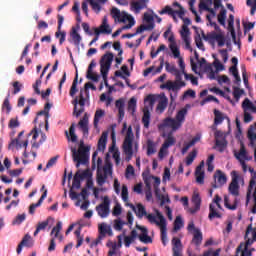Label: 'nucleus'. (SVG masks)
Here are the masks:
<instances>
[{
  "mask_svg": "<svg viewBox=\"0 0 256 256\" xmlns=\"http://www.w3.org/2000/svg\"><path fill=\"white\" fill-rule=\"evenodd\" d=\"M215 145L218 147V151L223 153L227 149V139L223 138L221 140H215Z\"/></svg>",
  "mask_w": 256,
  "mask_h": 256,
  "instance_id": "47",
  "label": "nucleus"
},
{
  "mask_svg": "<svg viewBox=\"0 0 256 256\" xmlns=\"http://www.w3.org/2000/svg\"><path fill=\"white\" fill-rule=\"evenodd\" d=\"M57 19H58V27H57L58 30L55 33V37L57 39H59V44L63 45V43H65V39L67 37L66 31L61 32V27H63V22L65 21V17H63V15H61V14H58Z\"/></svg>",
  "mask_w": 256,
  "mask_h": 256,
  "instance_id": "13",
  "label": "nucleus"
},
{
  "mask_svg": "<svg viewBox=\"0 0 256 256\" xmlns=\"http://www.w3.org/2000/svg\"><path fill=\"white\" fill-rule=\"evenodd\" d=\"M92 31H94V35H111L113 33V30L111 29V26L109 24H101L98 28L94 27L92 28Z\"/></svg>",
  "mask_w": 256,
  "mask_h": 256,
  "instance_id": "19",
  "label": "nucleus"
},
{
  "mask_svg": "<svg viewBox=\"0 0 256 256\" xmlns=\"http://www.w3.org/2000/svg\"><path fill=\"white\" fill-rule=\"evenodd\" d=\"M176 140L173 137V132L168 133L167 138L165 139L164 143L162 144L163 149H169V147H173L175 145Z\"/></svg>",
  "mask_w": 256,
  "mask_h": 256,
  "instance_id": "35",
  "label": "nucleus"
},
{
  "mask_svg": "<svg viewBox=\"0 0 256 256\" xmlns=\"http://www.w3.org/2000/svg\"><path fill=\"white\" fill-rule=\"evenodd\" d=\"M236 159H238L239 162L247 160V150L245 149V146L242 144L240 147V151L238 154H235Z\"/></svg>",
  "mask_w": 256,
  "mask_h": 256,
  "instance_id": "43",
  "label": "nucleus"
},
{
  "mask_svg": "<svg viewBox=\"0 0 256 256\" xmlns=\"http://www.w3.org/2000/svg\"><path fill=\"white\" fill-rule=\"evenodd\" d=\"M209 215L208 218L211 220L213 219H221V214L219 212H217V209L215 208V204H210L209 205Z\"/></svg>",
  "mask_w": 256,
  "mask_h": 256,
  "instance_id": "40",
  "label": "nucleus"
},
{
  "mask_svg": "<svg viewBox=\"0 0 256 256\" xmlns=\"http://www.w3.org/2000/svg\"><path fill=\"white\" fill-rule=\"evenodd\" d=\"M214 177L218 179V183L221 185L227 183V176L221 170H217Z\"/></svg>",
  "mask_w": 256,
  "mask_h": 256,
  "instance_id": "48",
  "label": "nucleus"
},
{
  "mask_svg": "<svg viewBox=\"0 0 256 256\" xmlns=\"http://www.w3.org/2000/svg\"><path fill=\"white\" fill-rule=\"evenodd\" d=\"M223 121H225V114L217 109H214V125H221Z\"/></svg>",
  "mask_w": 256,
  "mask_h": 256,
  "instance_id": "39",
  "label": "nucleus"
},
{
  "mask_svg": "<svg viewBox=\"0 0 256 256\" xmlns=\"http://www.w3.org/2000/svg\"><path fill=\"white\" fill-rule=\"evenodd\" d=\"M108 175H113V167L111 164H106L102 167V169H97L96 183L99 185V187H103V185H105Z\"/></svg>",
  "mask_w": 256,
  "mask_h": 256,
  "instance_id": "7",
  "label": "nucleus"
},
{
  "mask_svg": "<svg viewBox=\"0 0 256 256\" xmlns=\"http://www.w3.org/2000/svg\"><path fill=\"white\" fill-rule=\"evenodd\" d=\"M166 69L175 75L176 81H167L165 84L160 86V89H168V91H179L181 87H185V85H187L185 81H183V73H181L179 69L175 68V66H172L169 69V63H166Z\"/></svg>",
  "mask_w": 256,
  "mask_h": 256,
  "instance_id": "1",
  "label": "nucleus"
},
{
  "mask_svg": "<svg viewBox=\"0 0 256 256\" xmlns=\"http://www.w3.org/2000/svg\"><path fill=\"white\" fill-rule=\"evenodd\" d=\"M69 43H73L76 47H79L81 45V41H83V38L81 37V34L77 32V28H72V31L70 32V39H68Z\"/></svg>",
  "mask_w": 256,
  "mask_h": 256,
  "instance_id": "23",
  "label": "nucleus"
},
{
  "mask_svg": "<svg viewBox=\"0 0 256 256\" xmlns=\"http://www.w3.org/2000/svg\"><path fill=\"white\" fill-rule=\"evenodd\" d=\"M136 227L142 232V234L138 236V239L141 241V243H153V239L149 236V231L147 228L139 225H136Z\"/></svg>",
  "mask_w": 256,
  "mask_h": 256,
  "instance_id": "22",
  "label": "nucleus"
},
{
  "mask_svg": "<svg viewBox=\"0 0 256 256\" xmlns=\"http://www.w3.org/2000/svg\"><path fill=\"white\" fill-rule=\"evenodd\" d=\"M65 135L67 139H69V135H70V140L72 141V143H77V134H75V124H72L70 126L69 132L65 131Z\"/></svg>",
  "mask_w": 256,
  "mask_h": 256,
  "instance_id": "41",
  "label": "nucleus"
},
{
  "mask_svg": "<svg viewBox=\"0 0 256 256\" xmlns=\"http://www.w3.org/2000/svg\"><path fill=\"white\" fill-rule=\"evenodd\" d=\"M77 103H79L80 107H82V109L77 111ZM85 107V97H83V90L80 91V100H78L77 98H75L74 100V112L73 115H75L76 117H79L81 115V113H83V111H85L84 109Z\"/></svg>",
  "mask_w": 256,
  "mask_h": 256,
  "instance_id": "20",
  "label": "nucleus"
},
{
  "mask_svg": "<svg viewBox=\"0 0 256 256\" xmlns=\"http://www.w3.org/2000/svg\"><path fill=\"white\" fill-rule=\"evenodd\" d=\"M91 171L89 169L84 170L82 173L76 172L73 178L72 186L75 189H81V180L89 179L91 177Z\"/></svg>",
  "mask_w": 256,
  "mask_h": 256,
  "instance_id": "12",
  "label": "nucleus"
},
{
  "mask_svg": "<svg viewBox=\"0 0 256 256\" xmlns=\"http://www.w3.org/2000/svg\"><path fill=\"white\" fill-rule=\"evenodd\" d=\"M89 151H91V147L85 146L83 141H80V145L78 150L72 149V157L73 161L76 162V167L79 169L81 165H87L89 163Z\"/></svg>",
  "mask_w": 256,
  "mask_h": 256,
  "instance_id": "2",
  "label": "nucleus"
},
{
  "mask_svg": "<svg viewBox=\"0 0 256 256\" xmlns=\"http://www.w3.org/2000/svg\"><path fill=\"white\" fill-rule=\"evenodd\" d=\"M101 117H105V110H96L94 115V127L97 128L99 125V121H101Z\"/></svg>",
  "mask_w": 256,
  "mask_h": 256,
  "instance_id": "44",
  "label": "nucleus"
},
{
  "mask_svg": "<svg viewBox=\"0 0 256 256\" xmlns=\"http://www.w3.org/2000/svg\"><path fill=\"white\" fill-rule=\"evenodd\" d=\"M160 15H171V17H174L175 19V10H173V8H171V6H165L164 9H162L160 12H159Z\"/></svg>",
  "mask_w": 256,
  "mask_h": 256,
  "instance_id": "56",
  "label": "nucleus"
},
{
  "mask_svg": "<svg viewBox=\"0 0 256 256\" xmlns=\"http://www.w3.org/2000/svg\"><path fill=\"white\" fill-rule=\"evenodd\" d=\"M196 158H197V149H194L186 157L187 167H189L190 165H193V161H195Z\"/></svg>",
  "mask_w": 256,
  "mask_h": 256,
  "instance_id": "46",
  "label": "nucleus"
},
{
  "mask_svg": "<svg viewBox=\"0 0 256 256\" xmlns=\"http://www.w3.org/2000/svg\"><path fill=\"white\" fill-rule=\"evenodd\" d=\"M157 99H159V97H157V95L149 94L144 99V103H146V104L148 103V105H145L144 107H149V111L153 110V107H155V101H157Z\"/></svg>",
  "mask_w": 256,
  "mask_h": 256,
  "instance_id": "33",
  "label": "nucleus"
},
{
  "mask_svg": "<svg viewBox=\"0 0 256 256\" xmlns=\"http://www.w3.org/2000/svg\"><path fill=\"white\" fill-rule=\"evenodd\" d=\"M130 207L132 211H134L136 217H138L139 219H143V217H145L151 223V225H156V223H159V221L157 220L159 219L157 217V214H148L147 209H145V206L143 204L138 203L136 207L131 204Z\"/></svg>",
  "mask_w": 256,
  "mask_h": 256,
  "instance_id": "6",
  "label": "nucleus"
},
{
  "mask_svg": "<svg viewBox=\"0 0 256 256\" xmlns=\"http://www.w3.org/2000/svg\"><path fill=\"white\" fill-rule=\"evenodd\" d=\"M228 190L234 197H239V175H237V171H232V181Z\"/></svg>",
  "mask_w": 256,
  "mask_h": 256,
  "instance_id": "14",
  "label": "nucleus"
},
{
  "mask_svg": "<svg viewBox=\"0 0 256 256\" xmlns=\"http://www.w3.org/2000/svg\"><path fill=\"white\" fill-rule=\"evenodd\" d=\"M169 47L175 59L181 58V51H179L177 44H170Z\"/></svg>",
  "mask_w": 256,
  "mask_h": 256,
  "instance_id": "54",
  "label": "nucleus"
},
{
  "mask_svg": "<svg viewBox=\"0 0 256 256\" xmlns=\"http://www.w3.org/2000/svg\"><path fill=\"white\" fill-rule=\"evenodd\" d=\"M61 229H63V223L58 221L56 226L52 229L51 235H54V238L57 239V237H59V233H61Z\"/></svg>",
  "mask_w": 256,
  "mask_h": 256,
  "instance_id": "49",
  "label": "nucleus"
},
{
  "mask_svg": "<svg viewBox=\"0 0 256 256\" xmlns=\"http://www.w3.org/2000/svg\"><path fill=\"white\" fill-rule=\"evenodd\" d=\"M180 35H181L182 39H184V41L186 43V46L190 47L189 46V39L187 37L189 35V26L182 25V30L180 32Z\"/></svg>",
  "mask_w": 256,
  "mask_h": 256,
  "instance_id": "45",
  "label": "nucleus"
},
{
  "mask_svg": "<svg viewBox=\"0 0 256 256\" xmlns=\"http://www.w3.org/2000/svg\"><path fill=\"white\" fill-rule=\"evenodd\" d=\"M142 123L145 129H149V124L151 123V112L147 106L143 108Z\"/></svg>",
  "mask_w": 256,
  "mask_h": 256,
  "instance_id": "29",
  "label": "nucleus"
},
{
  "mask_svg": "<svg viewBox=\"0 0 256 256\" xmlns=\"http://www.w3.org/2000/svg\"><path fill=\"white\" fill-rule=\"evenodd\" d=\"M198 141H201V137L196 136V137L192 138V140L190 142L185 144L181 151L182 155H185V153H187L189 151V149H191V147H193L196 143H198Z\"/></svg>",
  "mask_w": 256,
  "mask_h": 256,
  "instance_id": "36",
  "label": "nucleus"
},
{
  "mask_svg": "<svg viewBox=\"0 0 256 256\" xmlns=\"http://www.w3.org/2000/svg\"><path fill=\"white\" fill-rule=\"evenodd\" d=\"M225 19H227V10L222 9L218 14V23H220V25H225Z\"/></svg>",
  "mask_w": 256,
  "mask_h": 256,
  "instance_id": "59",
  "label": "nucleus"
},
{
  "mask_svg": "<svg viewBox=\"0 0 256 256\" xmlns=\"http://www.w3.org/2000/svg\"><path fill=\"white\" fill-rule=\"evenodd\" d=\"M212 57L214 59L213 65L217 69V71H223V69H225V66L221 63V61H219L215 54H213Z\"/></svg>",
  "mask_w": 256,
  "mask_h": 256,
  "instance_id": "58",
  "label": "nucleus"
},
{
  "mask_svg": "<svg viewBox=\"0 0 256 256\" xmlns=\"http://www.w3.org/2000/svg\"><path fill=\"white\" fill-rule=\"evenodd\" d=\"M97 63L94 62V60L91 61V63L88 66L86 77L87 79H90V81H94L97 83L99 81V75L93 73V67H96Z\"/></svg>",
  "mask_w": 256,
  "mask_h": 256,
  "instance_id": "27",
  "label": "nucleus"
},
{
  "mask_svg": "<svg viewBox=\"0 0 256 256\" xmlns=\"http://www.w3.org/2000/svg\"><path fill=\"white\" fill-rule=\"evenodd\" d=\"M47 198V189L44 190L42 196L40 197V199L38 200L37 203L31 204L29 207V213L30 215H34L35 214V208L36 207H41V204L43 203V201H45V199Z\"/></svg>",
  "mask_w": 256,
  "mask_h": 256,
  "instance_id": "31",
  "label": "nucleus"
},
{
  "mask_svg": "<svg viewBox=\"0 0 256 256\" xmlns=\"http://www.w3.org/2000/svg\"><path fill=\"white\" fill-rule=\"evenodd\" d=\"M158 99V105L156 107V111L158 113H165V110L167 109V105H169V99L165 95V93H161L160 95H157Z\"/></svg>",
  "mask_w": 256,
  "mask_h": 256,
  "instance_id": "16",
  "label": "nucleus"
},
{
  "mask_svg": "<svg viewBox=\"0 0 256 256\" xmlns=\"http://www.w3.org/2000/svg\"><path fill=\"white\" fill-rule=\"evenodd\" d=\"M107 132H103L101 137L98 140V151H105V148L107 147Z\"/></svg>",
  "mask_w": 256,
  "mask_h": 256,
  "instance_id": "34",
  "label": "nucleus"
},
{
  "mask_svg": "<svg viewBox=\"0 0 256 256\" xmlns=\"http://www.w3.org/2000/svg\"><path fill=\"white\" fill-rule=\"evenodd\" d=\"M133 139H135L133 128L129 126L122 144L123 153L126 155V161H131V159H133Z\"/></svg>",
  "mask_w": 256,
  "mask_h": 256,
  "instance_id": "4",
  "label": "nucleus"
},
{
  "mask_svg": "<svg viewBox=\"0 0 256 256\" xmlns=\"http://www.w3.org/2000/svg\"><path fill=\"white\" fill-rule=\"evenodd\" d=\"M192 203L194 205L193 208L190 209V213L194 215V213H197L201 209V196L199 193H194L192 196Z\"/></svg>",
  "mask_w": 256,
  "mask_h": 256,
  "instance_id": "25",
  "label": "nucleus"
},
{
  "mask_svg": "<svg viewBox=\"0 0 256 256\" xmlns=\"http://www.w3.org/2000/svg\"><path fill=\"white\" fill-rule=\"evenodd\" d=\"M121 197L124 203L129 202V188H127V185L125 184L122 185Z\"/></svg>",
  "mask_w": 256,
  "mask_h": 256,
  "instance_id": "52",
  "label": "nucleus"
},
{
  "mask_svg": "<svg viewBox=\"0 0 256 256\" xmlns=\"http://www.w3.org/2000/svg\"><path fill=\"white\" fill-rule=\"evenodd\" d=\"M113 63V53L107 52L104 54L100 60V73L103 77L105 87H109V82L107 81V75H109V69H111V64Z\"/></svg>",
  "mask_w": 256,
  "mask_h": 256,
  "instance_id": "5",
  "label": "nucleus"
},
{
  "mask_svg": "<svg viewBox=\"0 0 256 256\" xmlns=\"http://www.w3.org/2000/svg\"><path fill=\"white\" fill-rule=\"evenodd\" d=\"M251 231H253V226L250 224L247 229H246V233H245V236H244V239H245V243L241 242L239 244V246L236 248V253H240V251L243 249V247L245 248H249L251 247V245L253 243H255V240L252 238H249V233H251Z\"/></svg>",
  "mask_w": 256,
  "mask_h": 256,
  "instance_id": "15",
  "label": "nucleus"
},
{
  "mask_svg": "<svg viewBox=\"0 0 256 256\" xmlns=\"http://www.w3.org/2000/svg\"><path fill=\"white\" fill-rule=\"evenodd\" d=\"M242 109H244V112L247 111H253V113H256V107L253 104V102H251V100H249V98L244 99V101L242 102Z\"/></svg>",
  "mask_w": 256,
  "mask_h": 256,
  "instance_id": "37",
  "label": "nucleus"
},
{
  "mask_svg": "<svg viewBox=\"0 0 256 256\" xmlns=\"http://www.w3.org/2000/svg\"><path fill=\"white\" fill-rule=\"evenodd\" d=\"M89 4L91 5L92 9L98 14L101 13V4L95 0H88Z\"/></svg>",
  "mask_w": 256,
  "mask_h": 256,
  "instance_id": "61",
  "label": "nucleus"
},
{
  "mask_svg": "<svg viewBox=\"0 0 256 256\" xmlns=\"http://www.w3.org/2000/svg\"><path fill=\"white\" fill-rule=\"evenodd\" d=\"M155 142L153 140H147V155H155Z\"/></svg>",
  "mask_w": 256,
  "mask_h": 256,
  "instance_id": "53",
  "label": "nucleus"
},
{
  "mask_svg": "<svg viewBox=\"0 0 256 256\" xmlns=\"http://www.w3.org/2000/svg\"><path fill=\"white\" fill-rule=\"evenodd\" d=\"M235 16L232 14L229 15L228 19V29L231 33L232 41L235 45H237V34L235 33Z\"/></svg>",
  "mask_w": 256,
  "mask_h": 256,
  "instance_id": "24",
  "label": "nucleus"
},
{
  "mask_svg": "<svg viewBox=\"0 0 256 256\" xmlns=\"http://www.w3.org/2000/svg\"><path fill=\"white\" fill-rule=\"evenodd\" d=\"M172 245L173 256H183V244L181 243V239L174 237L172 239Z\"/></svg>",
  "mask_w": 256,
  "mask_h": 256,
  "instance_id": "18",
  "label": "nucleus"
},
{
  "mask_svg": "<svg viewBox=\"0 0 256 256\" xmlns=\"http://www.w3.org/2000/svg\"><path fill=\"white\" fill-rule=\"evenodd\" d=\"M188 231H193L192 243L199 247L203 243V233L199 228H195V223L190 222L187 227Z\"/></svg>",
  "mask_w": 256,
  "mask_h": 256,
  "instance_id": "11",
  "label": "nucleus"
},
{
  "mask_svg": "<svg viewBox=\"0 0 256 256\" xmlns=\"http://www.w3.org/2000/svg\"><path fill=\"white\" fill-rule=\"evenodd\" d=\"M137 239V230H132L130 236L124 237V245L125 247H131V243Z\"/></svg>",
  "mask_w": 256,
  "mask_h": 256,
  "instance_id": "38",
  "label": "nucleus"
},
{
  "mask_svg": "<svg viewBox=\"0 0 256 256\" xmlns=\"http://www.w3.org/2000/svg\"><path fill=\"white\" fill-rule=\"evenodd\" d=\"M248 138L250 139L251 143H253V141H256V123L249 127Z\"/></svg>",
  "mask_w": 256,
  "mask_h": 256,
  "instance_id": "50",
  "label": "nucleus"
},
{
  "mask_svg": "<svg viewBox=\"0 0 256 256\" xmlns=\"http://www.w3.org/2000/svg\"><path fill=\"white\" fill-rule=\"evenodd\" d=\"M246 5H248V7H251L250 15H255V12H256V0H254V1L247 0L246 1Z\"/></svg>",
  "mask_w": 256,
  "mask_h": 256,
  "instance_id": "64",
  "label": "nucleus"
},
{
  "mask_svg": "<svg viewBox=\"0 0 256 256\" xmlns=\"http://www.w3.org/2000/svg\"><path fill=\"white\" fill-rule=\"evenodd\" d=\"M115 106L118 109L120 119H123L125 117V100L123 98L116 100Z\"/></svg>",
  "mask_w": 256,
  "mask_h": 256,
  "instance_id": "32",
  "label": "nucleus"
},
{
  "mask_svg": "<svg viewBox=\"0 0 256 256\" xmlns=\"http://www.w3.org/2000/svg\"><path fill=\"white\" fill-rule=\"evenodd\" d=\"M110 205H111V201L109 200V197L105 196L103 202L98 206H96V211L99 217H101L102 219L109 217Z\"/></svg>",
  "mask_w": 256,
  "mask_h": 256,
  "instance_id": "10",
  "label": "nucleus"
},
{
  "mask_svg": "<svg viewBox=\"0 0 256 256\" xmlns=\"http://www.w3.org/2000/svg\"><path fill=\"white\" fill-rule=\"evenodd\" d=\"M111 16L114 18L115 21H117V23H124L122 29H131L135 26V18H133L131 14H128L125 11L121 12V10H119V8L117 7H113L111 9Z\"/></svg>",
  "mask_w": 256,
  "mask_h": 256,
  "instance_id": "3",
  "label": "nucleus"
},
{
  "mask_svg": "<svg viewBox=\"0 0 256 256\" xmlns=\"http://www.w3.org/2000/svg\"><path fill=\"white\" fill-rule=\"evenodd\" d=\"M135 109H137V99H135V97H132L128 101V111H132V113H135Z\"/></svg>",
  "mask_w": 256,
  "mask_h": 256,
  "instance_id": "60",
  "label": "nucleus"
},
{
  "mask_svg": "<svg viewBox=\"0 0 256 256\" xmlns=\"http://www.w3.org/2000/svg\"><path fill=\"white\" fill-rule=\"evenodd\" d=\"M145 23H148V25H153V29H155V22L153 19V16L149 13H144V17H143Z\"/></svg>",
  "mask_w": 256,
  "mask_h": 256,
  "instance_id": "63",
  "label": "nucleus"
},
{
  "mask_svg": "<svg viewBox=\"0 0 256 256\" xmlns=\"http://www.w3.org/2000/svg\"><path fill=\"white\" fill-rule=\"evenodd\" d=\"M155 213L159 220L158 222H156V225H157V227H160L161 239H162V243L165 247L167 245V220L165 219V216H163V214L159 210H156Z\"/></svg>",
  "mask_w": 256,
  "mask_h": 256,
  "instance_id": "8",
  "label": "nucleus"
},
{
  "mask_svg": "<svg viewBox=\"0 0 256 256\" xmlns=\"http://www.w3.org/2000/svg\"><path fill=\"white\" fill-rule=\"evenodd\" d=\"M79 128L81 129L83 135H89V117L87 114L78 123Z\"/></svg>",
  "mask_w": 256,
  "mask_h": 256,
  "instance_id": "28",
  "label": "nucleus"
},
{
  "mask_svg": "<svg viewBox=\"0 0 256 256\" xmlns=\"http://www.w3.org/2000/svg\"><path fill=\"white\" fill-rule=\"evenodd\" d=\"M183 227V218L181 216H177L174 221V231H179Z\"/></svg>",
  "mask_w": 256,
  "mask_h": 256,
  "instance_id": "62",
  "label": "nucleus"
},
{
  "mask_svg": "<svg viewBox=\"0 0 256 256\" xmlns=\"http://www.w3.org/2000/svg\"><path fill=\"white\" fill-rule=\"evenodd\" d=\"M33 245H34L33 238H31V235L26 234L23 237L22 241L19 243L16 251H17V253L19 255V253H21V251H23V247L31 248V247H33Z\"/></svg>",
  "mask_w": 256,
  "mask_h": 256,
  "instance_id": "17",
  "label": "nucleus"
},
{
  "mask_svg": "<svg viewBox=\"0 0 256 256\" xmlns=\"http://www.w3.org/2000/svg\"><path fill=\"white\" fill-rule=\"evenodd\" d=\"M74 235L77 237L76 249H79L83 245V236H81V228L75 230Z\"/></svg>",
  "mask_w": 256,
  "mask_h": 256,
  "instance_id": "55",
  "label": "nucleus"
},
{
  "mask_svg": "<svg viewBox=\"0 0 256 256\" xmlns=\"http://www.w3.org/2000/svg\"><path fill=\"white\" fill-rule=\"evenodd\" d=\"M130 5H131V11H133L136 15H139L142 9H145V7H147V5L145 4V1L132 2Z\"/></svg>",
  "mask_w": 256,
  "mask_h": 256,
  "instance_id": "30",
  "label": "nucleus"
},
{
  "mask_svg": "<svg viewBox=\"0 0 256 256\" xmlns=\"http://www.w3.org/2000/svg\"><path fill=\"white\" fill-rule=\"evenodd\" d=\"M143 31H153V24H150V25L142 24V25H140L136 29V32L134 34L137 36V35H139V33H143Z\"/></svg>",
  "mask_w": 256,
  "mask_h": 256,
  "instance_id": "51",
  "label": "nucleus"
},
{
  "mask_svg": "<svg viewBox=\"0 0 256 256\" xmlns=\"http://www.w3.org/2000/svg\"><path fill=\"white\" fill-rule=\"evenodd\" d=\"M185 117H187V108H182L177 112L176 117L174 118L180 129L183 123H185Z\"/></svg>",
  "mask_w": 256,
  "mask_h": 256,
  "instance_id": "26",
  "label": "nucleus"
},
{
  "mask_svg": "<svg viewBox=\"0 0 256 256\" xmlns=\"http://www.w3.org/2000/svg\"><path fill=\"white\" fill-rule=\"evenodd\" d=\"M206 38L209 41H217L218 47H223L225 45V36H223V34L212 32L207 34Z\"/></svg>",
  "mask_w": 256,
  "mask_h": 256,
  "instance_id": "21",
  "label": "nucleus"
},
{
  "mask_svg": "<svg viewBox=\"0 0 256 256\" xmlns=\"http://www.w3.org/2000/svg\"><path fill=\"white\" fill-rule=\"evenodd\" d=\"M159 131H163L165 133L167 129H171V133H175V131H178L179 126L175 120V118L166 117L160 124H158Z\"/></svg>",
  "mask_w": 256,
  "mask_h": 256,
  "instance_id": "9",
  "label": "nucleus"
},
{
  "mask_svg": "<svg viewBox=\"0 0 256 256\" xmlns=\"http://www.w3.org/2000/svg\"><path fill=\"white\" fill-rule=\"evenodd\" d=\"M9 97H11V94L8 93L7 97L5 98L2 104V109H6L7 114L11 113V103L9 102Z\"/></svg>",
  "mask_w": 256,
  "mask_h": 256,
  "instance_id": "57",
  "label": "nucleus"
},
{
  "mask_svg": "<svg viewBox=\"0 0 256 256\" xmlns=\"http://www.w3.org/2000/svg\"><path fill=\"white\" fill-rule=\"evenodd\" d=\"M77 83H79V73L76 70V76L72 82V86L70 88V97H75L77 94Z\"/></svg>",
  "mask_w": 256,
  "mask_h": 256,
  "instance_id": "42",
  "label": "nucleus"
}]
</instances>
